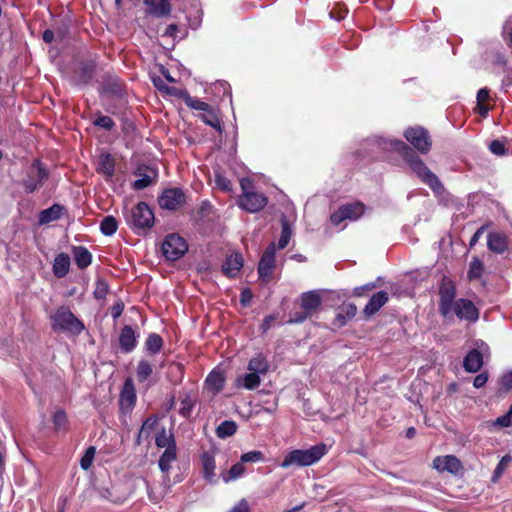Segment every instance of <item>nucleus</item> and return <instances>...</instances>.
Segmentation results:
<instances>
[{
  "instance_id": "1",
  "label": "nucleus",
  "mask_w": 512,
  "mask_h": 512,
  "mask_svg": "<svg viewBox=\"0 0 512 512\" xmlns=\"http://www.w3.org/2000/svg\"><path fill=\"white\" fill-rule=\"evenodd\" d=\"M364 145L367 153L373 158H379L385 151L399 152L410 169L423 183L428 185L434 192H440L443 189V185L438 177L425 165L412 148L403 141L374 136L366 139Z\"/></svg>"
},
{
  "instance_id": "2",
  "label": "nucleus",
  "mask_w": 512,
  "mask_h": 512,
  "mask_svg": "<svg viewBox=\"0 0 512 512\" xmlns=\"http://www.w3.org/2000/svg\"><path fill=\"white\" fill-rule=\"evenodd\" d=\"M327 453L325 444H317L308 449H296L290 451L283 459L281 467H303L318 462Z\"/></svg>"
},
{
  "instance_id": "3",
  "label": "nucleus",
  "mask_w": 512,
  "mask_h": 512,
  "mask_svg": "<svg viewBox=\"0 0 512 512\" xmlns=\"http://www.w3.org/2000/svg\"><path fill=\"white\" fill-rule=\"evenodd\" d=\"M129 227L137 234L150 229L154 224V213L145 202H139L125 214Z\"/></svg>"
},
{
  "instance_id": "4",
  "label": "nucleus",
  "mask_w": 512,
  "mask_h": 512,
  "mask_svg": "<svg viewBox=\"0 0 512 512\" xmlns=\"http://www.w3.org/2000/svg\"><path fill=\"white\" fill-rule=\"evenodd\" d=\"M52 328L54 330H60L68 332L70 334L79 335L81 334L85 326L67 307H60L52 315Z\"/></svg>"
},
{
  "instance_id": "5",
  "label": "nucleus",
  "mask_w": 512,
  "mask_h": 512,
  "mask_svg": "<svg viewBox=\"0 0 512 512\" xmlns=\"http://www.w3.org/2000/svg\"><path fill=\"white\" fill-rule=\"evenodd\" d=\"M447 320H452L457 317L460 320L468 322H476L479 318V312L474 303L469 299L459 298L452 307L448 315H442Z\"/></svg>"
},
{
  "instance_id": "6",
  "label": "nucleus",
  "mask_w": 512,
  "mask_h": 512,
  "mask_svg": "<svg viewBox=\"0 0 512 512\" xmlns=\"http://www.w3.org/2000/svg\"><path fill=\"white\" fill-rule=\"evenodd\" d=\"M106 486L96 487L100 495L114 503L124 502L130 494L128 482H105Z\"/></svg>"
},
{
  "instance_id": "7",
  "label": "nucleus",
  "mask_w": 512,
  "mask_h": 512,
  "mask_svg": "<svg viewBox=\"0 0 512 512\" xmlns=\"http://www.w3.org/2000/svg\"><path fill=\"white\" fill-rule=\"evenodd\" d=\"M186 241L177 234H169L162 243L163 255L168 260H177L187 251Z\"/></svg>"
},
{
  "instance_id": "8",
  "label": "nucleus",
  "mask_w": 512,
  "mask_h": 512,
  "mask_svg": "<svg viewBox=\"0 0 512 512\" xmlns=\"http://www.w3.org/2000/svg\"><path fill=\"white\" fill-rule=\"evenodd\" d=\"M243 194L239 199V206L250 213L260 211L267 204V198L263 193L249 192L246 190L245 181H241Z\"/></svg>"
},
{
  "instance_id": "9",
  "label": "nucleus",
  "mask_w": 512,
  "mask_h": 512,
  "mask_svg": "<svg viewBox=\"0 0 512 512\" xmlns=\"http://www.w3.org/2000/svg\"><path fill=\"white\" fill-rule=\"evenodd\" d=\"M364 213V206L361 203H350L340 206L330 216L331 223L340 225L345 220L355 221Z\"/></svg>"
},
{
  "instance_id": "10",
  "label": "nucleus",
  "mask_w": 512,
  "mask_h": 512,
  "mask_svg": "<svg viewBox=\"0 0 512 512\" xmlns=\"http://www.w3.org/2000/svg\"><path fill=\"white\" fill-rule=\"evenodd\" d=\"M406 140L422 154H427L431 148L428 132L422 127H411L404 132Z\"/></svg>"
},
{
  "instance_id": "11",
  "label": "nucleus",
  "mask_w": 512,
  "mask_h": 512,
  "mask_svg": "<svg viewBox=\"0 0 512 512\" xmlns=\"http://www.w3.org/2000/svg\"><path fill=\"white\" fill-rule=\"evenodd\" d=\"M48 178V173L40 161H35L29 171L28 177L24 180L27 192H33Z\"/></svg>"
},
{
  "instance_id": "12",
  "label": "nucleus",
  "mask_w": 512,
  "mask_h": 512,
  "mask_svg": "<svg viewBox=\"0 0 512 512\" xmlns=\"http://www.w3.org/2000/svg\"><path fill=\"white\" fill-rule=\"evenodd\" d=\"M275 252V244L270 243L260 258L258 274L263 281L267 282L271 279V275L275 267Z\"/></svg>"
},
{
  "instance_id": "13",
  "label": "nucleus",
  "mask_w": 512,
  "mask_h": 512,
  "mask_svg": "<svg viewBox=\"0 0 512 512\" xmlns=\"http://www.w3.org/2000/svg\"><path fill=\"white\" fill-rule=\"evenodd\" d=\"M439 312L448 315L456 299V288L451 281H443L439 288Z\"/></svg>"
},
{
  "instance_id": "14",
  "label": "nucleus",
  "mask_w": 512,
  "mask_h": 512,
  "mask_svg": "<svg viewBox=\"0 0 512 512\" xmlns=\"http://www.w3.org/2000/svg\"><path fill=\"white\" fill-rule=\"evenodd\" d=\"M185 201V195L179 188L166 189L159 197V205L163 209L176 210Z\"/></svg>"
},
{
  "instance_id": "15",
  "label": "nucleus",
  "mask_w": 512,
  "mask_h": 512,
  "mask_svg": "<svg viewBox=\"0 0 512 512\" xmlns=\"http://www.w3.org/2000/svg\"><path fill=\"white\" fill-rule=\"evenodd\" d=\"M433 468L439 472L457 475L463 469L461 461L454 455L438 456L433 460Z\"/></svg>"
},
{
  "instance_id": "16",
  "label": "nucleus",
  "mask_w": 512,
  "mask_h": 512,
  "mask_svg": "<svg viewBox=\"0 0 512 512\" xmlns=\"http://www.w3.org/2000/svg\"><path fill=\"white\" fill-rule=\"evenodd\" d=\"M488 249L497 254H503L508 249L507 237L500 232H491L487 236Z\"/></svg>"
},
{
  "instance_id": "17",
  "label": "nucleus",
  "mask_w": 512,
  "mask_h": 512,
  "mask_svg": "<svg viewBox=\"0 0 512 512\" xmlns=\"http://www.w3.org/2000/svg\"><path fill=\"white\" fill-rule=\"evenodd\" d=\"M119 345L123 352L129 353L133 351L137 345V337L134 330L130 326L122 328L119 335Z\"/></svg>"
},
{
  "instance_id": "18",
  "label": "nucleus",
  "mask_w": 512,
  "mask_h": 512,
  "mask_svg": "<svg viewBox=\"0 0 512 512\" xmlns=\"http://www.w3.org/2000/svg\"><path fill=\"white\" fill-rule=\"evenodd\" d=\"M147 12L156 17H165L171 12V5L167 0H143Z\"/></svg>"
},
{
  "instance_id": "19",
  "label": "nucleus",
  "mask_w": 512,
  "mask_h": 512,
  "mask_svg": "<svg viewBox=\"0 0 512 512\" xmlns=\"http://www.w3.org/2000/svg\"><path fill=\"white\" fill-rule=\"evenodd\" d=\"M225 384V375L224 372L219 369L215 368L213 369L207 376L205 380V385L208 390L212 391L213 393L220 392Z\"/></svg>"
},
{
  "instance_id": "20",
  "label": "nucleus",
  "mask_w": 512,
  "mask_h": 512,
  "mask_svg": "<svg viewBox=\"0 0 512 512\" xmlns=\"http://www.w3.org/2000/svg\"><path fill=\"white\" fill-rule=\"evenodd\" d=\"M243 267V258L239 253L228 256L222 266L223 272L229 277H235Z\"/></svg>"
},
{
  "instance_id": "21",
  "label": "nucleus",
  "mask_w": 512,
  "mask_h": 512,
  "mask_svg": "<svg viewBox=\"0 0 512 512\" xmlns=\"http://www.w3.org/2000/svg\"><path fill=\"white\" fill-rule=\"evenodd\" d=\"M388 301V293L385 291H378L375 293L364 308V313L367 316L374 315L378 312Z\"/></svg>"
},
{
  "instance_id": "22",
  "label": "nucleus",
  "mask_w": 512,
  "mask_h": 512,
  "mask_svg": "<svg viewBox=\"0 0 512 512\" xmlns=\"http://www.w3.org/2000/svg\"><path fill=\"white\" fill-rule=\"evenodd\" d=\"M483 365L482 354L476 350H471L464 358L463 366L467 372L476 373Z\"/></svg>"
},
{
  "instance_id": "23",
  "label": "nucleus",
  "mask_w": 512,
  "mask_h": 512,
  "mask_svg": "<svg viewBox=\"0 0 512 512\" xmlns=\"http://www.w3.org/2000/svg\"><path fill=\"white\" fill-rule=\"evenodd\" d=\"M150 500L158 503L168 490L167 482H145Z\"/></svg>"
},
{
  "instance_id": "24",
  "label": "nucleus",
  "mask_w": 512,
  "mask_h": 512,
  "mask_svg": "<svg viewBox=\"0 0 512 512\" xmlns=\"http://www.w3.org/2000/svg\"><path fill=\"white\" fill-rule=\"evenodd\" d=\"M76 265L80 269L87 268L92 262V254L84 246H74L72 249Z\"/></svg>"
},
{
  "instance_id": "25",
  "label": "nucleus",
  "mask_w": 512,
  "mask_h": 512,
  "mask_svg": "<svg viewBox=\"0 0 512 512\" xmlns=\"http://www.w3.org/2000/svg\"><path fill=\"white\" fill-rule=\"evenodd\" d=\"M70 268V257L66 253L58 254L53 263V273L58 278H62L67 275Z\"/></svg>"
},
{
  "instance_id": "26",
  "label": "nucleus",
  "mask_w": 512,
  "mask_h": 512,
  "mask_svg": "<svg viewBox=\"0 0 512 512\" xmlns=\"http://www.w3.org/2000/svg\"><path fill=\"white\" fill-rule=\"evenodd\" d=\"M115 160L110 154H101L99 156L97 171L102 173L107 179L114 175Z\"/></svg>"
},
{
  "instance_id": "27",
  "label": "nucleus",
  "mask_w": 512,
  "mask_h": 512,
  "mask_svg": "<svg viewBox=\"0 0 512 512\" xmlns=\"http://www.w3.org/2000/svg\"><path fill=\"white\" fill-rule=\"evenodd\" d=\"M320 304V296L314 291L303 293L301 296V307L310 315L313 311L317 310Z\"/></svg>"
},
{
  "instance_id": "28",
  "label": "nucleus",
  "mask_w": 512,
  "mask_h": 512,
  "mask_svg": "<svg viewBox=\"0 0 512 512\" xmlns=\"http://www.w3.org/2000/svg\"><path fill=\"white\" fill-rule=\"evenodd\" d=\"M261 383L260 376L252 371H249V373H246L242 376H239L236 379V385L238 387H243L248 390H254L256 389Z\"/></svg>"
},
{
  "instance_id": "29",
  "label": "nucleus",
  "mask_w": 512,
  "mask_h": 512,
  "mask_svg": "<svg viewBox=\"0 0 512 512\" xmlns=\"http://www.w3.org/2000/svg\"><path fill=\"white\" fill-rule=\"evenodd\" d=\"M247 369L261 376L267 373L269 364L267 359L263 355L259 354L249 360Z\"/></svg>"
},
{
  "instance_id": "30",
  "label": "nucleus",
  "mask_w": 512,
  "mask_h": 512,
  "mask_svg": "<svg viewBox=\"0 0 512 512\" xmlns=\"http://www.w3.org/2000/svg\"><path fill=\"white\" fill-rule=\"evenodd\" d=\"M62 207L60 205L54 204L48 209H44L39 214V223L47 224L49 222L58 220L62 215Z\"/></svg>"
},
{
  "instance_id": "31",
  "label": "nucleus",
  "mask_w": 512,
  "mask_h": 512,
  "mask_svg": "<svg viewBox=\"0 0 512 512\" xmlns=\"http://www.w3.org/2000/svg\"><path fill=\"white\" fill-rule=\"evenodd\" d=\"M196 403V397L191 392H187L181 398L179 414L185 418L190 417Z\"/></svg>"
},
{
  "instance_id": "32",
  "label": "nucleus",
  "mask_w": 512,
  "mask_h": 512,
  "mask_svg": "<svg viewBox=\"0 0 512 512\" xmlns=\"http://www.w3.org/2000/svg\"><path fill=\"white\" fill-rule=\"evenodd\" d=\"M155 443L159 448H172L176 447V443L174 440V436L172 433H168L165 429H162L157 435L155 439Z\"/></svg>"
},
{
  "instance_id": "33",
  "label": "nucleus",
  "mask_w": 512,
  "mask_h": 512,
  "mask_svg": "<svg viewBox=\"0 0 512 512\" xmlns=\"http://www.w3.org/2000/svg\"><path fill=\"white\" fill-rule=\"evenodd\" d=\"M181 94H182V98H183L185 104L189 108L198 110V111H202V112L208 111V109L210 107V105L208 103H206L198 98L192 97L186 92H183Z\"/></svg>"
},
{
  "instance_id": "34",
  "label": "nucleus",
  "mask_w": 512,
  "mask_h": 512,
  "mask_svg": "<svg viewBox=\"0 0 512 512\" xmlns=\"http://www.w3.org/2000/svg\"><path fill=\"white\" fill-rule=\"evenodd\" d=\"M237 425L234 421H223L217 428H216V435L221 438L225 439L227 437H230L236 433Z\"/></svg>"
},
{
  "instance_id": "35",
  "label": "nucleus",
  "mask_w": 512,
  "mask_h": 512,
  "mask_svg": "<svg viewBox=\"0 0 512 512\" xmlns=\"http://www.w3.org/2000/svg\"><path fill=\"white\" fill-rule=\"evenodd\" d=\"M202 465L205 478H212L215 475L214 471L216 468L214 456L208 452H204L202 454Z\"/></svg>"
},
{
  "instance_id": "36",
  "label": "nucleus",
  "mask_w": 512,
  "mask_h": 512,
  "mask_svg": "<svg viewBox=\"0 0 512 512\" xmlns=\"http://www.w3.org/2000/svg\"><path fill=\"white\" fill-rule=\"evenodd\" d=\"M163 345V341L160 335L151 333L146 340V350L151 354H157L160 352Z\"/></svg>"
},
{
  "instance_id": "37",
  "label": "nucleus",
  "mask_w": 512,
  "mask_h": 512,
  "mask_svg": "<svg viewBox=\"0 0 512 512\" xmlns=\"http://www.w3.org/2000/svg\"><path fill=\"white\" fill-rule=\"evenodd\" d=\"M118 228L117 220L113 216H106L100 223V230L106 236H112Z\"/></svg>"
},
{
  "instance_id": "38",
  "label": "nucleus",
  "mask_w": 512,
  "mask_h": 512,
  "mask_svg": "<svg viewBox=\"0 0 512 512\" xmlns=\"http://www.w3.org/2000/svg\"><path fill=\"white\" fill-rule=\"evenodd\" d=\"M176 459V447L165 449L159 459V467L162 471L170 469L171 463Z\"/></svg>"
},
{
  "instance_id": "39",
  "label": "nucleus",
  "mask_w": 512,
  "mask_h": 512,
  "mask_svg": "<svg viewBox=\"0 0 512 512\" xmlns=\"http://www.w3.org/2000/svg\"><path fill=\"white\" fill-rule=\"evenodd\" d=\"M136 399V395L132 386H129L128 383H125L124 389L120 395V404L121 406H126L130 408L134 405Z\"/></svg>"
},
{
  "instance_id": "40",
  "label": "nucleus",
  "mask_w": 512,
  "mask_h": 512,
  "mask_svg": "<svg viewBox=\"0 0 512 512\" xmlns=\"http://www.w3.org/2000/svg\"><path fill=\"white\" fill-rule=\"evenodd\" d=\"M483 271H484L483 262L479 258L475 257L470 262L467 276H468L469 280L479 279V278H481Z\"/></svg>"
},
{
  "instance_id": "41",
  "label": "nucleus",
  "mask_w": 512,
  "mask_h": 512,
  "mask_svg": "<svg viewBox=\"0 0 512 512\" xmlns=\"http://www.w3.org/2000/svg\"><path fill=\"white\" fill-rule=\"evenodd\" d=\"M152 374V365L147 360H140L137 369L136 375L139 382H145Z\"/></svg>"
},
{
  "instance_id": "42",
  "label": "nucleus",
  "mask_w": 512,
  "mask_h": 512,
  "mask_svg": "<svg viewBox=\"0 0 512 512\" xmlns=\"http://www.w3.org/2000/svg\"><path fill=\"white\" fill-rule=\"evenodd\" d=\"M200 117L205 124L213 127L219 132L222 131L220 120L211 107H209L208 111L203 112Z\"/></svg>"
},
{
  "instance_id": "43",
  "label": "nucleus",
  "mask_w": 512,
  "mask_h": 512,
  "mask_svg": "<svg viewBox=\"0 0 512 512\" xmlns=\"http://www.w3.org/2000/svg\"><path fill=\"white\" fill-rule=\"evenodd\" d=\"M52 422L57 431H66L68 429L67 415L63 410H57L54 413Z\"/></svg>"
},
{
  "instance_id": "44",
  "label": "nucleus",
  "mask_w": 512,
  "mask_h": 512,
  "mask_svg": "<svg viewBox=\"0 0 512 512\" xmlns=\"http://www.w3.org/2000/svg\"><path fill=\"white\" fill-rule=\"evenodd\" d=\"M94 67L90 64H82L79 71V76L75 80V84H87L93 76Z\"/></svg>"
},
{
  "instance_id": "45",
  "label": "nucleus",
  "mask_w": 512,
  "mask_h": 512,
  "mask_svg": "<svg viewBox=\"0 0 512 512\" xmlns=\"http://www.w3.org/2000/svg\"><path fill=\"white\" fill-rule=\"evenodd\" d=\"M281 222H282V231H281V235H280V238L278 241V248L284 249L290 241L291 229H290L285 217L282 218Z\"/></svg>"
},
{
  "instance_id": "46",
  "label": "nucleus",
  "mask_w": 512,
  "mask_h": 512,
  "mask_svg": "<svg viewBox=\"0 0 512 512\" xmlns=\"http://www.w3.org/2000/svg\"><path fill=\"white\" fill-rule=\"evenodd\" d=\"M241 461L246 463H258L265 459L264 453L259 450L249 451L241 455Z\"/></svg>"
},
{
  "instance_id": "47",
  "label": "nucleus",
  "mask_w": 512,
  "mask_h": 512,
  "mask_svg": "<svg viewBox=\"0 0 512 512\" xmlns=\"http://www.w3.org/2000/svg\"><path fill=\"white\" fill-rule=\"evenodd\" d=\"M214 178H215V184L220 190H222L224 192H231L232 183L227 177H225L219 171H216Z\"/></svg>"
},
{
  "instance_id": "48",
  "label": "nucleus",
  "mask_w": 512,
  "mask_h": 512,
  "mask_svg": "<svg viewBox=\"0 0 512 512\" xmlns=\"http://www.w3.org/2000/svg\"><path fill=\"white\" fill-rule=\"evenodd\" d=\"M96 448L94 446H90L86 449L84 455L80 460V465L84 470H87L92 465L93 459L95 457Z\"/></svg>"
},
{
  "instance_id": "49",
  "label": "nucleus",
  "mask_w": 512,
  "mask_h": 512,
  "mask_svg": "<svg viewBox=\"0 0 512 512\" xmlns=\"http://www.w3.org/2000/svg\"><path fill=\"white\" fill-rule=\"evenodd\" d=\"M108 293V285L103 280L96 282V288L94 290V296L96 299H104Z\"/></svg>"
},
{
  "instance_id": "50",
  "label": "nucleus",
  "mask_w": 512,
  "mask_h": 512,
  "mask_svg": "<svg viewBox=\"0 0 512 512\" xmlns=\"http://www.w3.org/2000/svg\"><path fill=\"white\" fill-rule=\"evenodd\" d=\"M244 464L245 463L240 460L238 463L234 464L231 467V469L229 471V476L231 479H237L244 475V472H245Z\"/></svg>"
},
{
  "instance_id": "51",
  "label": "nucleus",
  "mask_w": 512,
  "mask_h": 512,
  "mask_svg": "<svg viewBox=\"0 0 512 512\" xmlns=\"http://www.w3.org/2000/svg\"><path fill=\"white\" fill-rule=\"evenodd\" d=\"M511 462V457L509 455H505L499 461L497 467L494 470L493 479H496L501 476L502 472L506 469L508 464Z\"/></svg>"
},
{
  "instance_id": "52",
  "label": "nucleus",
  "mask_w": 512,
  "mask_h": 512,
  "mask_svg": "<svg viewBox=\"0 0 512 512\" xmlns=\"http://www.w3.org/2000/svg\"><path fill=\"white\" fill-rule=\"evenodd\" d=\"M94 125L104 128L106 130H111L115 123L109 116H100L94 121Z\"/></svg>"
},
{
  "instance_id": "53",
  "label": "nucleus",
  "mask_w": 512,
  "mask_h": 512,
  "mask_svg": "<svg viewBox=\"0 0 512 512\" xmlns=\"http://www.w3.org/2000/svg\"><path fill=\"white\" fill-rule=\"evenodd\" d=\"M490 151L498 156L504 155L506 152L505 145L500 140H493L489 145Z\"/></svg>"
},
{
  "instance_id": "54",
  "label": "nucleus",
  "mask_w": 512,
  "mask_h": 512,
  "mask_svg": "<svg viewBox=\"0 0 512 512\" xmlns=\"http://www.w3.org/2000/svg\"><path fill=\"white\" fill-rule=\"evenodd\" d=\"M152 183V178L148 175H143L139 179L135 180L133 183V188L135 190H142L146 187L150 186Z\"/></svg>"
},
{
  "instance_id": "55",
  "label": "nucleus",
  "mask_w": 512,
  "mask_h": 512,
  "mask_svg": "<svg viewBox=\"0 0 512 512\" xmlns=\"http://www.w3.org/2000/svg\"><path fill=\"white\" fill-rule=\"evenodd\" d=\"M157 420L158 419L156 416L147 418L142 424L141 429L150 435L151 431L154 429L157 423Z\"/></svg>"
},
{
  "instance_id": "56",
  "label": "nucleus",
  "mask_w": 512,
  "mask_h": 512,
  "mask_svg": "<svg viewBox=\"0 0 512 512\" xmlns=\"http://www.w3.org/2000/svg\"><path fill=\"white\" fill-rule=\"evenodd\" d=\"M495 425L500 427H510L512 425V416L508 413H505L496 419Z\"/></svg>"
},
{
  "instance_id": "57",
  "label": "nucleus",
  "mask_w": 512,
  "mask_h": 512,
  "mask_svg": "<svg viewBox=\"0 0 512 512\" xmlns=\"http://www.w3.org/2000/svg\"><path fill=\"white\" fill-rule=\"evenodd\" d=\"M228 512H250V507L247 500H240L235 506H233Z\"/></svg>"
},
{
  "instance_id": "58",
  "label": "nucleus",
  "mask_w": 512,
  "mask_h": 512,
  "mask_svg": "<svg viewBox=\"0 0 512 512\" xmlns=\"http://www.w3.org/2000/svg\"><path fill=\"white\" fill-rule=\"evenodd\" d=\"M501 386L506 389L510 390L512 389V370L508 371L501 377Z\"/></svg>"
},
{
  "instance_id": "59",
  "label": "nucleus",
  "mask_w": 512,
  "mask_h": 512,
  "mask_svg": "<svg viewBox=\"0 0 512 512\" xmlns=\"http://www.w3.org/2000/svg\"><path fill=\"white\" fill-rule=\"evenodd\" d=\"M309 316H310V314L308 312H306L305 310L303 312H295L289 322H291V323H302Z\"/></svg>"
},
{
  "instance_id": "60",
  "label": "nucleus",
  "mask_w": 512,
  "mask_h": 512,
  "mask_svg": "<svg viewBox=\"0 0 512 512\" xmlns=\"http://www.w3.org/2000/svg\"><path fill=\"white\" fill-rule=\"evenodd\" d=\"M488 381V376L486 373L478 374L473 381V385L475 388L483 387Z\"/></svg>"
},
{
  "instance_id": "61",
  "label": "nucleus",
  "mask_w": 512,
  "mask_h": 512,
  "mask_svg": "<svg viewBox=\"0 0 512 512\" xmlns=\"http://www.w3.org/2000/svg\"><path fill=\"white\" fill-rule=\"evenodd\" d=\"M486 229V226H481L479 229L476 230V232L473 234V236L471 237V240H470V243H469V246L470 247H473L476 245V243L479 241V239L482 237L484 231Z\"/></svg>"
},
{
  "instance_id": "62",
  "label": "nucleus",
  "mask_w": 512,
  "mask_h": 512,
  "mask_svg": "<svg viewBox=\"0 0 512 512\" xmlns=\"http://www.w3.org/2000/svg\"><path fill=\"white\" fill-rule=\"evenodd\" d=\"M124 305L121 302L115 303L111 308V315L114 319H117L123 312Z\"/></svg>"
},
{
  "instance_id": "63",
  "label": "nucleus",
  "mask_w": 512,
  "mask_h": 512,
  "mask_svg": "<svg viewBox=\"0 0 512 512\" xmlns=\"http://www.w3.org/2000/svg\"><path fill=\"white\" fill-rule=\"evenodd\" d=\"M252 299V294L249 289H244L240 295V301L243 305H247Z\"/></svg>"
},
{
  "instance_id": "64",
  "label": "nucleus",
  "mask_w": 512,
  "mask_h": 512,
  "mask_svg": "<svg viewBox=\"0 0 512 512\" xmlns=\"http://www.w3.org/2000/svg\"><path fill=\"white\" fill-rule=\"evenodd\" d=\"M177 32H178V26L176 24H170L167 26L163 36L174 38L176 36Z\"/></svg>"
}]
</instances>
